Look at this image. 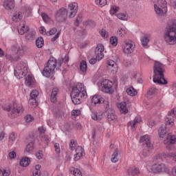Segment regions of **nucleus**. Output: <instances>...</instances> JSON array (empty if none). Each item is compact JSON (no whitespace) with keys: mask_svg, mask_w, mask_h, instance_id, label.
I'll return each mask as SVG.
<instances>
[{"mask_svg":"<svg viewBox=\"0 0 176 176\" xmlns=\"http://www.w3.org/2000/svg\"><path fill=\"white\" fill-rule=\"evenodd\" d=\"M86 96H87V92H86L85 85L82 83H78L73 87L70 94L72 101L74 105H79L82 102L83 97H86Z\"/></svg>","mask_w":176,"mask_h":176,"instance_id":"nucleus-1","label":"nucleus"},{"mask_svg":"<svg viewBox=\"0 0 176 176\" xmlns=\"http://www.w3.org/2000/svg\"><path fill=\"white\" fill-rule=\"evenodd\" d=\"M153 78L154 83L158 85H167V80L164 78V65L160 62L155 61L153 66Z\"/></svg>","mask_w":176,"mask_h":176,"instance_id":"nucleus-2","label":"nucleus"},{"mask_svg":"<svg viewBox=\"0 0 176 176\" xmlns=\"http://www.w3.org/2000/svg\"><path fill=\"white\" fill-rule=\"evenodd\" d=\"M163 38L167 46L176 45V21H174L173 24L165 30Z\"/></svg>","mask_w":176,"mask_h":176,"instance_id":"nucleus-3","label":"nucleus"},{"mask_svg":"<svg viewBox=\"0 0 176 176\" xmlns=\"http://www.w3.org/2000/svg\"><path fill=\"white\" fill-rule=\"evenodd\" d=\"M3 111H7L8 116L11 119H16L19 115H21L24 111V108L21 104H17L16 103H6L2 106Z\"/></svg>","mask_w":176,"mask_h":176,"instance_id":"nucleus-4","label":"nucleus"},{"mask_svg":"<svg viewBox=\"0 0 176 176\" xmlns=\"http://www.w3.org/2000/svg\"><path fill=\"white\" fill-rule=\"evenodd\" d=\"M57 67V60L55 58H50L47 63H46L42 74L45 78H53L54 75V70Z\"/></svg>","mask_w":176,"mask_h":176,"instance_id":"nucleus-5","label":"nucleus"},{"mask_svg":"<svg viewBox=\"0 0 176 176\" xmlns=\"http://www.w3.org/2000/svg\"><path fill=\"white\" fill-rule=\"evenodd\" d=\"M165 122L166 124H162L158 130V134L160 138H164L166 134H167L170 131V129H168L169 126H174V118H171L170 117H167L165 119Z\"/></svg>","mask_w":176,"mask_h":176,"instance_id":"nucleus-6","label":"nucleus"},{"mask_svg":"<svg viewBox=\"0 0 176 176\" xmlns=\"http://www.w3.org/2000/svg\"><path fill=\"white\" fill-rule=\"evenodd\" d=\"M154 9L158 16H164L167 13V3L166 0H158L154 5Z\"/></svg>","mask_w":176,"mask_h":176,"instance_id":"nucleus-7","label":"nucleus"},{"mask_svg":"<svg viewBox=\"0 0 176 176\" xmlns=\"http://www.w3.org/2000/svg\"><path fill=\"white\" fill-rule=\"evenodd\" d=\"M135 43L131 40H126L122 45V50L124 54H131L134 53Z\"/></svg>","mask_w":176,"mask_h":176,"instance_id":"nucleus-8","label":"nucleus"},{"mask_svg":"<svg viewBox=\"0 0 176 176\" xmlns=\"http://www.w3.org/2000/svg\"><path fill=\"white\" fill-rule=\"evenodd\" d=\"M21 51H23V46L15 45L12 47V55H7V58L10 60V61H15L19 60L20 54H21Z\"/></svg>","mask_w":176,"mask_h":176,"instance_id":"nucleus-9","label":"nucleus"},{"mask_svg":"<svg viewBox=\"0 0 176 176\" xmlns=\"http://www.w3.org/2000/svg\"><path fill=\"white\" fill-rule=\"evenodd\" d=\"M91 105H99V104H104L105 109H109V102L108 100H104V98L100 95H94L92 96L91 99Z\"/></svg>","mask_w":176,"mask_h":176,"instance_id":"nucleus-10","label":"nucleus"},{"mask_svg":"<svg viewBox=\"0 0 176 176\" xmlns=\"http://www.w3.org/2000/svg\"><path fill=\"white\" fill-rule=\"evenodd\" d=\"M176 142V135L168 133L166 140H164V145H166L168 151H175L174 144Z\"/></svg>","mask_w":176,"mask_h":176,"instance_id":"nucleus-11","label":"nucleus"},{"mask_svg":"<svg viewBox=\"0 0 176 176\" xmlns=\"http://www.w3.org/2000/svg\"><path fill=\"white\" fill-rule=\"evenodd\" d=\"M28 72V68L23 65H19L14 70V74L18 79H21L23 76H25Z\"/></svg>","mask_w":176,"mask_h":176,"instance_id":"nucleus-12","label":"nucleus"},{"mask_svg":"<svg viewBox=\"0 0 176 176\" xmlns=\"http://www.w3.org/2000/svg\"><path fill=\"white\" fill-rule=\"evenodd\" d=\"M102 91L103 93H108L109 94H112L113 93V82L109 80H104L102 83Z\"/></svg>","mask_w":176,"mask_h":176,"instance_id":"nucleus-13","label":"nucleus"},{"mask_svg":"<svg viewBox=\"0 0 176 176\" xmlns=\"http://www.w3.org/2000/svg\"><path fill=\"white\" fill-rule=\"evenodd\" d=\"M68 16V12L67 9L62 8L57 10L55 14V19L58 23H63L65 20H67Z\"/></svg>","mask_w":176,"mask_h":176,"instance_id":"nucleus-14","label":"nucleus"},{"mask_svg":"<svg viewBox=\"0 0 176 176\" xmlns=\"http://www.w3.org/2000/svg\"><path fill=\"white\" fill-rule=\"evenodd\" d=\"M67 12L69 19H73L74 16H76V13H78V3H72L69 4Z\"/></svg>","mask_w":176,"mask_h":176,"instance_id":"nucleus-15","label":"nucleus"},{"mask_svg":"<svg viewBox=\"0 0 176 176\" xmlns=\"http://www.w3.org/2000/svg\"><path fill=\"white\" fill-rule=\"evenodd\" d=\"M104 45L102 44H98L95 49V56L96 57V60L100 61L104 58Z\"/></svg>","mask_w":176,"mask_h":176,"instance_id":"nucleus-16","label":"nucleus"},{"mask_svg":"<svg viewBox=\"0 0 176 176\" xmlns=\"http://www.w3.org/2000/svg\"><path fill=\"white\" fill-rule=\"evenodd\" d=\"M151 171L154 174H159L166 171V165L164 164H154L151 166Z\"/></svg>","mask_w":176,"mask_h":176,"instance_id":"nucleus-17","label":"nucleus"},{"mask_svg":"<svg viewBox=\"0 0 176 176\" xmlns=\"http://www.w3.org/2000/svg\"><path fill=\"white\" fill-rule=\"evenodd\" d=\"M82 156H85V150L82 146H78L76 148V155H74V162H78L80 159L82 157Z\"/></svg>","mask_w":176,"mask_h":176,"instance_id":"nucleus-18","label":"nucleus"},{"mask_svg":"<svg viewBox=\"0 0 176 176\" xmlns=\"http://www.w3.org/2000/svg\"><path fill=\"white\" fill-rule=\"evenodd\" d=\"M15 5L14 0H4L3 8L6 10H12V9H14Z\"/></svg>","mask_w":176,"mask_h":176,"instance_id":"nucleus-19","label":"nucleus"},{"mask_svg":"<svg viewBox=\"0 0 176 176\" xmlns=\"http://www.w3.org/2000/svg\"><path fill=\"white\" fill-rule=\"evenodd\" d=\"M107 112V120L109 122H113L114 120H116V115H115V110L111 109L109 104V109H106Z\"/></svg>","mask_w":176,"mask_h":176,"instance_id":"nucleus-20","label":"nucleus"},{"mask_svg":"<svg viewBox=\"0 0 176 176\" xmlns=\"http://www.w3.org/2000/svg\"><path fill=\"white\" fill-rule=\"evenodd\" d=\"M140 142L142 144H145L146 146H148V148H153V145L151 144V137H149V135H144L140 138Z\"/></svg>","mask_w":176,"mask_h":176,"instance_id":"nucleus-21","label":"nucleus"},{"mask_svg":"<svg viewBox=\"0 0 176 176\" xmlns=\"http://www.w3.org/2000/svg\"><path fill=\"white\" fill-rule=\"evenodd\" d=\"M30 28L25 25V21H22L18 28V32L20 35H24L25 32H28Z\"/></svg>","mask_w":176,"mask_h":176,"instance_id":"nucleus-22","label":"nucleus"},{"mask_svg":"<svg viewBox=\"0 0 176 176\" xmlns=\"http://www.w3.org/2000/svg\"><path fill=\"white\" fill-rule=\"evenodd\" d=\"M141 122H142V119L140 116H137L134 120L128 122L127 126L128 127H131L132 130H135V125L141 123Z\"/></svg>","mask_w":176,"mask_h":176,"instance_id":"nucleus-23","label":"nucleus"},{"mask_svg":"<svg viewBox=\"0 0 176 176\" xmlns=\"http://www.w3.org/2000/svg\"><path fill=\"white\" fill-rule=\"evenodd\" d=\"M107 65L109 69H111L112 72H116L118 71V64L112 60H108L107 61Z\"/></svg>","mask_w":176,"mask_h":176,"instance_id":"nucleus-24","label":"nucleus"},{"mask_svg":"<svg viewBox=\"0 0 176 176\" xmlns=\"http://www.w3.org/2000/svg\"><path fill=\"white\" fill-rule=\"evenodd\" d=\"M25 85L28 87H32L34 85H35V78L33 77L32 75H28L25 78Z\"/></svg>","mask_w":176,"mask_h":176,"instance_id":"nucleus-25","label":"nucleus"},{"mask_svg":"<svg viewBox=\"0 0 176 176\" xmlns=\"http://www.w3.org/2000/svg\"><path fill=\"white\" fill-rule=\"evenodd\" d=\"M120 159V152L118 148L115 149L114 152L111 155V160L112 163H117Z\"/></svg>","mask_w":176,"mask_h":176,"instance_id":"nucleus-26","label":"nucleus"},{"mask_svg":"<svg viewBox=\"0 0 176 176\" xmlns=\"http://www.w3.org/2000/svg\"><path fill=\"white\" fill-rule=\"evenodd\" d=\"M23 19V12L20 11L15 12L12 17V21H14V23H19Z\"/></svg>","mask_w":176,"mask_h":176,"instance_id":"nucleus-27","label":"nucleus"},{"mask_svg":"<svg viewBox=\"0 0 176 176\" xmlns=\"http://www.w3.org/2000/svg\"><path fill=\"white\" fill-rule=\"evenodd\" d=\"M38 96H39V91L35 89L32 91L30 93L31 99L29 100V103L31 104V102H34L36 104V98H38Z\"/></svg>","mask_w":176,"mask_h":176,"instance_id":"nucleus-28","label":"nucleus"},{"mask_svg":"<svg viewBox=\"0 0 176 176\" xmlns=\"http://www.w3.org/2000/svg\"><path fill=\"white\" fill-rule=\"evenodd\" d=\"M118 108L121 113H128L129 109H127V104L126 102H122L121 103L118 104Z\"/></svg>","mask_w":176,"mask_h":176,"instance_id":"nucleus-29","label":"nucleus"},{"mask_svg":"<svg viewBox=\"0 0 176 176\" xmlns=\"http://www.w3.org/2000/svg\"><path fill=\"white\" fill-rule=\"evenodd\" d=\"M129 175H138L140 174V169L135 166H131L127 170Z\"/></svg>","mask_w":176,"mask_h":176,"instance_id":"nucleus-30","label":"nucleus"},{"mask_svg":"<svg viewBox=\"0 0 176 176\" xmlns=\"http://www.w3.org/2000/svg\"><path fill=\"white\" fill-rule=\"evenodd\" d=\"M153 149V148L148 147V146H146L143 150L142 151L141 155L142 157H147V156H149L151 155V150Z\"/></svg>","mask_w":176,"mask_h":176,"instance_id":"nucleus-31","label":"nucleus"},{"mask_svg":"<svg viewBox=\"0 0 176 176\" xmlns=\"http://www.w3.org/2000/svg\"><path fill=\"white\" fill-rule=\"evenodd\" d=\"M58 93V89L54 88L51 94L52 102H56L57 101V94Z\"/></svg>","mask_w":176,"mask_h":176,"instance_id":"nucleus-32","label":"nucleus"},{"mask_svg":"<svg viewBox=\"0 0 176 176\" xmlns=\"http://www.w3.org/2000/svg\"><path fill=\"white\" fill-rule=\"evenodd\" d=\"M30 163H31V161L30 160V158H28V157H23L20 160V165L22 167H27V166H30Z\"/></svg>","mask_w":176,"mask_h":176,"instance_id":"nucleus-33","label":"nucleus"},{"mask_svg":"<svg viewBox=\"0 0 176 176\" xmlns=\"http://www.w3.org/2000/svg\"><path fill=\"white\" fill-rule=\"evenodd\" d=\"M126 34H127V30H126V28H120L117 31V35L118 36H120V38H123L126 36Z\"/></svg>","mask_w":176,"mask_h":176,"instance_id":"nucleus-34","label":"nucleus"},{"mask_svg":"<svg viewBox=\"0 0 176 176\" xmlns=\"http://www.w3.org/2000/svg\"><path fill=\"white\" fill-rule=\"evenodd\" d=\"M80 71L83 74L87 72V63L85 60H82L80 63Z\"/></svg>","mask_w":176,"mask_h":176,"instance_id":"nucleus-35","label":"nucleus"},{"mask_svg":"<svg viewBox=\"0 0 176 176\" xmlns=\"http://www.w3.org/2000/svg\"><path fill=\"white\" fill-rule=\"evenodd\" d=\"M91 118L94 120H101L103 118L102 112L93 113L91 114Z\"/></svg>","mask_w":176,"mask_h":176,"instance_id":"nucleus-36","label":"nucleus"},{"mask_svg":"<svg viewBox=\"0 0 176 176\" xmlns=\"http://www.w3.org/2000/svg\"><path fill=\"white\" fill-rule=\"evenodd\" d=\"M141 42L143 47H146L149 43V36H144L141 38Z\"/></svg>","mask_w":176,"mask_h":176,"instance_id":"nucleus-37","label":"nucleus"},{"mask_svg":"<svg viewBox=\"0 0 176 176\" xmlns=\"http://www.w3.org/2000/svg\"><path fill=\"white\" fill-rule=\"evenodd\" d=\"M36 34V32H35V30H32L28 34L25 35V38L28 41H32L34 40V38H35Z\"/></svg>","mask_w":176,"mask_h":176,"instance_id":"nucleus-38","label":"nucleus"},{"mask_svg":"<svg viewBox=\"0 0 176 176\" xmlns=\"http://www.w3.org/2000/svg\"><path fill=\"white\" fill-rule=\"evenodd\" d=\"M126 93L129 96H131V97H134V96H137L138 92L137 90H135L133 87H129L126 89Z\"/></svg>","mask_w":176,"mask_h":176,"instance_id":"nucleus-39","label":"nucleus"},{"mask_svg":"<svg viewBox=\"0 0 176 176\" xmlns=\"http://www.w3.org/2000/svg\"><path fill=\"white\" fill-rule=\"evenodd\" d=\"M32 151H34V142H30L26 146L25 153H31Z\"/></svg>","mask_w":176,"mask_h":176,"instance_id":"nucleus-40","label":"nucleus"},{"mask_svg":"<svg viewBox=\"0 0 176 176\" xmlns=\"http://www.w3.org/2000/svg\"><path fill=\"white\" fill-rule=\"evenodd\" d=\"M70 173L74 176H82V172L78 168H72L70 169Z\"/></svg>","mask_w":176,"mask_h":176,"instance_id":"nucleus-41","label":"nucleus"},{"mask_svg":"<svg viewBox=\"0 0 176 176\" xmlns=\"http://www.w3.org/2000/svg\"><path fill=\"white\" fill-rule=\"evenodd\" d=\"M44 43H45V41H43V38H42V37H39L36 41V46H37L39 49H41V47H43Z\"/></svg>","mask_w":176,"mask_h":176,"instance_id":"nucleus-42","label":"nucleus"},{"mask_svg":"<svg viewBox=\"0 0 176 176\" xmlns=\"http://www.w3.org/2000/svg\"><path fill=\"white\" fill-rule=\"evenodd\" d=\"M10 170L9 169H2L0 168V176H10Z\"/></svg>","mask_w":176,"mask_h":176,"instance_id":"nucleus-43","label":"nucleus"},{"mask_svg":"<svg viewBox=\"0 0 176 176\" xmlns=\"http://www.w3.org/2000/svg\"><path fill=\"white\" fill-rule=\"evenodd\" d=\"M96 4L100 8H104L107 5V0H96Z\"/></svg>","mask_w":176,"mask_h":176,"instance_id":"nucleus-44","label":"nucleus"},{"mask_svg":"<svg viewBox=\"0 0 176 176\" xmlns=\"http://www.w3.org/2000/svg\"><path fill=\"white\" fill-rule=\"evenodd\" d=\"M110 43L112 46H118V37L111 36L110 38Z\"/></svg>","mask_w":176,"mask_h":176,"instance_id":"nucleus-45","label":"nucleus"},{"mask_svg":"<svg viewBox=\"0 0 176 176\" xmlns=\"http://www.w3.org/2000/svg\"><path fill=\"white\" fill-rule=\"evenodd\" d=\"M119 12V7L116 6H112L110 9V14H115Z\"/></svg>","mask_w":176,"mask_h":176,"instance_id":"nucleus-46","label":"nucleus"},{"mask_svg":"<svg viewBox=\"0 0 176 176\" xmlns=\"http://www.w3.org/2000/svg\"><path fill=\"white\" fill-rule=\"evenodd\" d=\"M25 10L26 16H31V13H32V8L29 6H25Z\"/></svg>","mask_w":176,"mask_h":176,"instance_id":"nucleus-47","label":"nucleus"},{"mask_svg":"<svg viewBox=\"0 0 176 176\" xmlns=\"http://www.w3.org/2000/svg\"><path fill=\"white\" fill-rule=\"evenodd\" d=\"M156 88H151L147 92L148 97H152V96H155L156 94Z\"/></svg>","mask_w":176,"mask_h":176,"instance_id":"nucleus-48","label":"nucleus"},{"mask_svg":"<svg viewBox=\"0 0 176 176\" xmlns=\"http://www.w3.org/2000/svg\"><path fill=\"white\" fill-rule=\"evenodd\" d=\"M117 17L118 19H119L120 20H124L126 21L127 20V16L125 14L123 13H119L117 14Z\"/></svg>","mask_w":176,"mask_h":176,"instance_id":"nucleus-49","label":"nucleus"},{"mask_svg":"<svg viewBox=\"0 0 176 176\" xmlns=\"http://www.w3.org/2000/svg\"><path fill=\"white\" fill-rule=\"evenodd\" d=\"M75 146H76V144H75V140H71L69 144V148L71 149V151L75 150Z\"/></svg>","mask_w":176,"mask_h":176,"instance_id":"nucleus-50","label":"nucleus"},{"mask_svg":"<svg viewBox=\"0 0 176 176\" xmlns=\"http://www.w3.org/2000/svg\"><path fill=\"white\" fill-rule=\"evenodd\" d=\"M100 35H101V36H102V38H108V36H109L108 32H107V30H101Z\"/></svg>","mask_w":176,"mask_h":176,"instance_id":"nucleus-51","label":"nucleus"},{"mask_svg":"<svg viewBox=\"0 0 176 176\" xmlns=\"http://www.w3.org/2000/svg\"><path fill=\"white\" fill-rule=\"evenodd\" d=\"M36 157L38 160H41L43 157V153H42L41 151H39L36 153Z\"/></svg>","mask_w":176,"mask_h":176,"instance_id":"nucleus-52","label":"nucleus"},{"mask_svg":"<svg viewBox=\"0 0 176 176\" xmlns=\"http://www.w3.org/2000/svg\"><path fill=\"white\" fill-rule=\"evenodd\" d=\"M168 116H172V118H176V109H173L171 111L168 113Z\"/></svg>","mask_w":176,"mask_h":176,"instance_id":"nucleus-53","label":"nucleus"},{"mask_svg":"<svg viewBox=\"0 0 176 176\" xmlns=\"http://www.w3.org/2000/svg\"><path fill=\"white\" fill-rule=\"evenodd\" d=\"M41 17L43 21H45V23H47L49 21V16H47V14L43 13L41 14Z\"/></svg>","mask_w":176,"mask_h":176,"instance_id":"nucleus-54","label":"nucleus"},{"mask_svg":"<svg viewBox=\"0 0 176 176\" xmlns=\"http://www.w3.org/2000/svg\"><path fill=\"white\" fill-rule=\"evenodd\" d=\"M25 120L28 122L30 123V122H32L34 120V118L32 117L31 115H28L25 117Z\"/></svg>","mask_w":176,"mask_h":176,"instance_id":"nucleus-55","label":"nucleus"},{"mask_svg":"<svg viewBox=\"0 0 176 176\" xmlns=\"http://www.w3.org/2000/svg\"><path fill=\"white\" fill-rule=\"evenodd\" d=\"M16 156V152L12 151L8 154V159H10V160L15 159Z\"/></svg>","mask_w":176,"mask_h":176,"instance_id":"nucleus-56","label":"nucleus"},{"mask_svg":"<svg viewBox=\"0 0 176 176\" xmlns=\"http://www.w3.org/2000/svg\"><path fill=\"white\" fill-rule=\"evenodd\" d=\"M54 148H55V152L56 153H60V144H58V143H55V144H54Z\"/></svg>","mask_w":176,"mask_h":176,"instance_id":"nucleus-57","label":"nucleus"},{"mask_svg":"<svg viewBox=\"0 0 176 176\" xmlns=\"http://www.w3.org/2000/svg\"><path fill=\"white\" fill-rule=\"evenodd\" d=\"M72 116H79L80 115V111L79 110H73L72 111Z\"/></svg>","mask_w":176,"mask_h":176,"instance_id":"nucleus-58","label":"nucleus"},{"mask_svg":"<svg viewBox=\"0 0 176 176\" xmlns=\"http://www.w3.org/2000/svg\"><path fill=\"white\" fill-rule=\"evenodd\" d=\"M65 115V113H64V111H58L56 113L57 118H64Z\"/></svg>","mask_w":176,"mask_h":176,"instance_id":"nucleus-59","label":"nucleus"},{"mask_svg":"<svg viewBox=\"0 0 176 176\" xmlns=\"http://www.w3.org/2000/svg\"><path fill=\"white\" fill-rule=\"evenodd\" d=\"M39 32L43 34V35H46V29L45 27L41 26L39 28Z\"/></svg>","mask_w":176,"mask_h":176,"instance_id":"nucleus-60","label":"nucleus"},{"mask_svg":"<svg viewBox=\"0 0 176 176\" xmlns=\"http://www.w3.org/2000/svg\"><path fill=\"white\" fill-rule=\"evenodd\" d=\"M57 32V29L56 28H53L49 31L50 35H54Z\"/></svg>","mask_w":176,"mask_h":176,"instance_id":"nucleus-61","label":"nucleus"},{"mask_svg":"<svg viewBox=\"0 0 176 176\" xmlns=\"http://www.w3.org/2000/svg\"><path fill=\"white\" fill-rule=\"evenodd\" d=\"M10 140L11 141H14L16 140V133H14V132L11 133L10 134Z\"/></svg>","mask_w":176,"mask_h":176,"instance_id":"nucleus-62","label":"nucleus"},{"mask_svg":"<svg viewBox=\"0 0 176 176\" xmlns=\"http://www.w3.org/2000/svg\"><path fill=\"white\" fill-rule=\"evenodd\" d=\"M38 130L39 133H41V134H43L46 131V128L43 126H41V127H38Z\"/></svg>","mask_w":176,"mask_h":176,"instance_id":"nucleus-63","label":"nucleus"},{"mask_svg":"<svg viewBox=\"0 0 176 176\" xmlns=\"http://www.w3.org/2000/svg\"><path fill=\"white\" fill-rule=\"evenodd\" d=\"M32 176H41V170H34Z\"/></svg>","mask_w":176,"mask_h":176,"instance_id":"nucleus-64","label":"nucleus"}]
</instances>
